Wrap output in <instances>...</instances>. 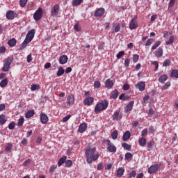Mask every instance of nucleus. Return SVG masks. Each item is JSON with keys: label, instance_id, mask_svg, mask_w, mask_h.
<instances>
[{"label": "nucleus", "instance_id": "1", "mask_svg": "<svg viewBox=\"0 0 178 178\" xmlns=\"http://www.w3.org/2000/svg\"><path fill=\"white\" fill-rule=\"evenodd\" d=\"M109 103L106 100H104L100 103H97L95 107V112L96 113H99L102 111H105L108 108Z\"/></svg>", "mask_w": 178, "mask_h": 178}, {"label": "nucleus", "instance_id": "2", "mask_svg": "<svg viewBox=\"0 0 178 178\" xmlns=\"http://www.w3.org/2000/svg\"><path fill=\"white\" fill-rule=\"evenodd\" d=\"M95 147H93L92 149H87L86 150V161L88 163H92V156L94 155V153L95 152Z\"/></svg>", "mask_w": 178, "mask_h": 178}, {"label": "nucleus", "instance_id": "3", "mask_svg": "<svg viewBox=\"0 0 178 178\" xmlns=\"http://www.w3.org/2000/svg\"><path fill=\"white\" fill-rule=\"evenodd\" d=\"M13 62V57H8L5 61L2 68V72H9V69H10V65Z\"/></svg>", "mask_w": 178, "mask_h": 178}, {"label": "nucleus", "instance_id": "4", "mask_svg": "<svg viewBox=\"0 0 178 178\" xmlns=\"http://www.w3.org/2000/svg\"><path fill=\"white\" fill-rule=\"evenodd\" d=\"M107 143V149L109 152H113L115 153L116 152V146H115V145H113V143H112L111 142V140L107 139L106 140Z\"/></svg>", "mask_w": 178, "mask_h": 178}, {"label": "nucleus", "instance_id": "5", "mask_svg": "<svg viewBox=\"0 0 178 178\" xmlns=\"http://www.w3.org/2000/svg\"><path fill=\"white\" fill-rule=\"evenodd\" d=\"M42 17V8H39L34 13L33 18L35 22H38Z\"/></svg>", "mask_w": 178, "mask_h": 178}, {"label": "nucleus", "instance_id": "6", "mask_svg": "<svg viewBox=\"0 0 178 178\" xmlns=\"http://www.w3.org/2000/svg\"><path fill=\"white\" fill-rule=\"evenodd\" d=\"M137 27H138V24H137V16H134L129 24V29L130 30H136Z\"/></svg>", "mask_w": 178, "mask_h": 178}, {"label": "nucleus", "instance_id": "7", "mask_svg": "<svg viewBox=\"0 0 178 178\" xmlns=\"http://www.w3.org/2000/svg\"><path fill=\"white\" fill-rule=\"evenodd\" d=\"M123 118V113H120V111L116 110L113 115V120L119 121Z\"/></svg>", "mask_w": 178, "mask_h": 178}, {"label": "nucleus", "instance_id": "8", "mask_svg": "<svg viewBox=\"0 0 178 178\" xmlns=\"http://www.w3.org/2000/svg\"><path fill=\"white\" fill-rule=\"evenodd\" d=\"M34 34H35V31L34 29L29 31L27 33L25 39L28 40V42H31V41H33V38H34Z\"/></svg>", "mask_w": 178, "mask_h": 178}, {"label": "nucleus", "instance_id": "9", "mask_svg": "<svg viewBox=\"0 0 178 178\" xmlns=\"http://www.w3.org/2000/svg\"><path fill=\"white\" fill-rule=\"evenodd\" d=\"M6 16L8 20H13L15 17H17V14H16L13 10H8L7 11Z\"/></svg>", "mask_w": 178, "mask_h": 178}, {"label": "nucleus", "instance_id": "10", "mask_svg": "<svg viewBox=\"0 0 178 178\" xmlns=\"http://www.w3.org/2000/svg\"><path fill=\"white\" fill-rule=\"evenodd\" d=\"M40 122L42 123V124H47V123H48V115H47V114H45L44 113H41L40 115Z\"/></svg>", "mask_w": 178, "mask_h": 178}, {"label": "nucleus", "instance_id": "11", "mask_svg": "<svg viewBox=\"0 0 178 178\" xmlns=\"http://www.w3.org/2000/svg\"><path fill=\"white\" fill-rule=\"evenodd\" d=\"M51 16H53L54 17H55V16H58V14L59 13V5H54L51 10Z\"/></svg>", "mask_w": 178, "mask_h": 178}, {"label": "nucleus", "instance_id": "12", "mask_svg": "<svg viewBox=\"0 0 178 178\" xmlns=\"http://www.w3.org/2000/svg\"><path fill=\"white\" fill-rule=\"evenodd\" d=\"M136 88L139 90V91H144V90H145V82H138L137 84L136 85Z\"/></svg>", "mask_w": 178, "mask_h": 178}, {"label": "nucleus", "instance_id": "13", "mask_svg": "<svg viewBox=\"0 0 178 178\" xmlns=\"http://www.w3.org/2000/svg\"><path fill=\"white\" fill-rule=\"evenodd\" d=\"M133 106H134V101L130 102L125 107L124 112L127 113V112H131L133 111Z\"/></svg>", "mask_w": 178, "mask_h": 178}, {"label": "nucleus", "instance_id": "14", "mask_svg": "<svg viewBox=\"0 0 178 178\" xmlns=\"http://www.w3.org/2000/svg\"><path fill=\"white\" fill-rule=\"evenodd\" d=\"M158 169H159V166L158 165H152L148 169V173L150 175L156 173V172L158 171Z\"/></svg>", "mask_w": 178, "mask_h": 178}, {"label": "nucleus", "instance_id": "15", "mask_svg": "<svg viewBox=\"0 0 178 178\" xmlns=\"http://www.w3.org/2000/svg\"><path fill=\"white\" fill-rule=\"evenodd\" d=\"M105 13V9L100 8L96 10L95 12V17H101Z\"/></svg>", "mask_w": 178, "mask_h": 178}, {"label": "nucleus", "instance_id": "16", "mask_svg": "<svg viewBox=\"0 0 178 178\" xmlns=\"http://www.w3.org/2000/svg\"><path fill=\"white\" fill-rule=\"evenodd\" d=\"M67 104L69 106H72L74 104V95H70L67 98Z\"/></svg>", "mask_w": 178, "mask_h": 178}, {"label": "nucleus", "instance_id": "17", "mask_svg": "<svg viewBox=\"0 0 178 178\" xmlns=\"http://www.w3.org/2000/svg\"><path fill=\"white\" fill-rule=\"evenodd\" d=\"M92 102H94V97H87L83 101V104L88 106H91V105H92Z\"/></svg>", "mask_w": 178, "mask_h": 178}, {"label": "nucleus", "instance_id": "18", "mask_svg": "<svg viewBox=\"0 0 178 178\" xmlns=\"http://www.w3.org/2000/svg\"><path fill=\"white\" fill-rule=\"evenodd\" d=\"M86 130H87V123L83 122L82 124H81L79 125L78 131L79 133L82 134V133H84V131H86Z\"/></svg>", "mask_w": 178, "mask_h": 178}, {"label": "nucleus", "instance_id": "19", "mask_svg": "<svg viewBox=\"0 0 178 178\" xmlns=\"http://www.w3.org/2000/svg\"><path fill=\"white\" fill-rule=\"evenodd\" d=\"M163 55V49L161 47L158 48L155 51L156 58H162Z\"/></svg>", "mask_w": 178, "mask_h": 178}, {"label": "nucleus", "instance_id": "20", "mask_svg": "<svg viewBox=\"0 0 178 178\" xmlns=\"http://www.w3.org/2000/svg\"><path fill=\"white\" fill-rule=\"evenodd\" d=\"M68 58L66 55H62L59 58V63L60 65H65L67 63Z\"/></svg>", "mask_w": 178, "mask_h": 178}, {"label": "nucleus", "instance_id": "21", "mask_svg": "<svg viewBox=\"0 0 178 178\" xmlns=\"http://www.w3.org/2000/svg\"><path fill=\"white\" fill-rule=\"evenodd\" d=\"M130 137H131V134L129 131H127L123 134L122 140L123 141H127V140H129Z\"/></svg>", "mask_w": 178, "mask_h": 178}, {"label": "nucleus", "instance_id": "22", "mask_svg": "<svg viewBox=\"0 0 178 178\" xmlns=\"http://www.w3.org/2000/svg\"><path fill=\"white\" fill-rule=\"evenodd\" d=\"M67 156H63L58 161V167H60L62 166L65 162L66 161V159H67Z\"/></svg>", "mask_w": 178, "mask_h": 178}, {"label": "nucleus", "instance_id": "23", "mask_svg": "<svg viewBox=\"0 0 178 178\" xmlns=\"http://www.w3.org/2000/svg\"><path fill=\"white\" fill-rule=\"evenodd\" d=\"M106 88H112L113 87V82L111 79H107L105 82Z\"/></svg>", "mask_w": 178, "mask_h": 178}, {"label": "nucleus", "instance_id": "24", "mask_svg": "<svg viewBox=\"0 0 178 178\" xmlns=\"http://www.w3.org/2000/svg\"><path fill=\"white\" fill-rule=\"evenodd\" d=\"M119 99H121L122 101H128V99H130V97L125 93H122L119 97Z\"/></svg>", "mask_w": 178, "mask_h": 178}, {"label": "nucleus", "instance_id": "25", "mask_svg": "<svg viewBox=\"0 0 178 178\" xmlns=\"http://www.w3.org/2000/svg\"><path fill=\"white\" fill-rule=\"evenodd\" d=\"M166 80H168V74H163L161 75L159 78V82L163 83H165V81H166Z\"/></svg>", "mask_w": 178, "mask_h": 178}, {"label": "nucleus", "instance_id": "26", "mask_svg": "<svg viewBox=\"0 0 178 178\" xmlns=\"http://www.w3.org/2000/svg\"><path fill=\"white\" fill-rule=\"evenodd\" d=\"M34 110H29L26 112L25 117L26 119H30V118H32V116H34Z\"/></svg>", "mask_w": 178, "mask_h": 178}, {"label": "nucleus", "instance_id": "27", "mask_svg": "<svg viewBox=\"0 0 178 178\" xmlns=\"http://www.w3.org/2000/svg\"><path fill=\"white\" fill-rule=\"evenodd\" d=\"M6 116H5V115H0V126L5 124L6 123Z\"/></svg>", "mask_w": 178, "mask_h": 178}, {"label": "nucleus", "instance_id": "28", "mask_svg": "<svg viewBox=\"0 0 178 178\" xmlns=\"http://www.w3.org/2000/svg\"><path fill=\"white\" fill-rule=\"evenodd\" d=\"M16 39L13 38L8 41V45H9V47H13L15 45H16Z\"/></svg>", "mask_w": 178, "mask_h": 178}, {"label": "nucleus", "instance_id": "29", "mask_svg": "<svg viewBox=\"0 0 178 178\" xmlns=\"http://www.w3.org/2000/svg\"><path fill=\"white\" fill-rule=\"evenodd\" d=\"M138 144L140 147H144L147 144V140L145 138H140L138 140Z\"/></svg>", "mask_w": 178, "mask_h": 178}, {"label": "nucleus", "instance_id": "30", "mask_svg": "<svg viewBox=\"0 0 178 178\" xmlns=\"http://www.w3.org/2000/svg\"><path fill=\"white\" fill-rule=\"evenodd\" d=\"M65 73V70L62 67H59L58 69L57 72V77H60V76H63Z\"/></svg>", "mask_w": 178, "mask_h": 178}, {"label": "nucleus", "instance_id": "31", "mask_svg": "<svg viewBox=\"0 0 178 178\" xmlns=\"http://www.w3.org/2000/svg\"><path fill=\"white\" fill-rule=\"evenodd\" d=\"M170 77L175 78V79H178V70H173L171 72Z\"/></svg>", "mask_w": 178, "mask_h": 178}, {"label": "nucleus", "instance_id": "32", "mask_svg": "<svg viewBox=\"0 0 178 178\" xmlns=\"http://www.w3.org/2000/svg\"><path fill=\"white\" fill-rule=\"evenodd\" d=\"M161 44V42L160 40L155 42L152 47V51H155V49H156V48H158V47H159Z\"/></svg>", "mask_w": 178, "mask_h": 178}, {"label": "nucleus", "instance_id": "33", "mask_svg": "<svg viewBox=\"0 0 178 178\" xmlns=\"http://www.w3.org/2000/svg\"><path fill=\"white\" fill-rule=\"evenodd\" d=\"M123 173H124V169L122 168H118L117 170V176H118V177H122V176H123Z\"/></svg>", "mask_w": 178, "mask_h": 178}, {"label": "nucleus", "instance_id": "34", "mask_svg": "<svg viewBox=\"0 0 178 178\" xmlns=\"http://www.w3.org/2000/svg\"><path fill=\"white\" fill-rule=\"evenodd\" d=\"M40 90V85L38 84H32L31 86V91H38Z\"/></svg>", "mask_w": 178, "mask_h": 178}, {"label": "nucleus", "instance_id": "35", "mask_svg": "<svg viewBox=\"0 0 178 178\" xmlns=\"http://www.w3.org/2000/svg\"><path fill=\"white\" fill-rule=\"evenodd\" d=\"M12 148H13V145H12V143H8L6 145V148H5L6 152H10Z\"/></svg>", "mask_w": 178, "mask_h": 178}, {"label": "nucleus", "instance_id": "36", "mask_svg": "<svg viewBox=\"0 0 178 178\" xmlns=\"http://www.w3.org/2000/svg\"><path fill=\"white\" fill-rule=\"evenodd\" d=\"M81 2H83V0H73L72 6H80V5H81Z\"/></svg>", "mask_w": 178, "mask_h": 178}, {"label": "nucleus", "instance_id": "37", "mask_svg": "<svg viewBox=\"0 0 178 178\" xmlns=\"http://www.w3.org/2000/svg\"><path fill=\"white\" fill-rule=\"evenodd\" d=\"M8 86V79H4L0 82V87L3 88V87H6Z\"/></svg>", "mask_w": 178, "mask_h": 178}, {"label": "nucleus", "instance_id": "38", "mask_svg": "<svg viewBox=\"0 0 178 178\" xmlns=\"http://www.w3.org/2000/svg\"><path fill=\"white\" fill-rule=\"evenodd\" d=\"M118 95H119V91L118 90H115L111 92V97L113 99H116V98H118Z\"/></svg>", "mask_w": 178, "mask_h": 178}, {"label": "nucleus", "instance_id": "39", "mask_svg": "<svg viewBox=\"0 0 178 178\" xmlns=\"http://www.w3.org/2000/svg\"><path fill=\"white\" fill-rule=\"evenodd\" d=\"M172 63V61L170 59H166L163 63V66L164 67H168V66H170V64Z\"/></svg>", "mask_w": 178, "mask_h": 178}, {"label": "nucleus", "instance_id": "40", "mask_svg": "<svg viewBox=\"0 0 178 178\" xmlns=\"http://www.w3.org/2000/svg\"><path fill=\"white\" fill-rule=\"evenodd\" d=\"M174 41H175V36L172 35L169 38L168 41H167L165 44L166 45H170L173 43Z\"/></svg>", "mask_w": 178, "mask_h": 178}, {"label": "nucleus", "instance_id": "41", "mask_svg": "<svg viewBox=\"0 0 178 178\" xmlns=\"http://www.w3.org/2000/svg\"><path fill=\"white\" fill-rule=\"evenodd\" d=\"M122 146L123 148H124L127 151H130V149H131V145H130L126 143H122Z\"/></svg>", "mask_w": 178, "mask_h": 178}, {"label": "nucleus", "instance_id": "42", "mask_svg": "<svg viewBox=\"0 0 178 178\" xmlns=\"http://www.w3.org/2000/svg\"><path fill=\"white\" fill-rule=\"evenodd\" d=\"M30 42L25 39L24 41L22 42L20 49H24L26 47H27V44H29Z\"/></svg>", "mask_w": 178, "mask_h": 178}, {"label": "nucleus", "instance_id": "43", "mask_svg": "<svg viewBox=\"0 0 178 178\" xmlns=\"http://www.w3.org/2000/svg\"><path fill=\"white\" fill-rule=\"evenodd\" d=\"M147 134H148V129H144L141 131V136H142V138L147 137Z\"/></svg>", "mask_w": 178, "mask_h": 178}, {"label": "nucleus", "instance_id": "44", "mask_svg": "<svg viewBox=\"0 0 178 178\" xmlns=\"http://www.w3.org/2000/svg\"><path fill=\"white\" fill-rule=\"evenodd\" d=\"M131 158H133V154L131 153L127 152L125 154V159H127V161H130Z\"/></svg>", "mask_w": 178, "mask_h": 178}, {"label": "nucleus", "instance_id": "45", "mask_svg": "<svg viewBox=\"0 0 178 178\" xmlns=\"http://www.w3.org/2000/svg\"><path fill=\"white\" fill-rule=\"evenodd\" d=\"M23 123H24V118H20L18 120L17 126L21 127V126H23Z\"/></svg>", "mask_w": 178, "mask_h": 178}, {"label": "nucleus", "instance_id": "46", "mask_svg": "<svg viewBox=\"0 0 178 178\" xmlns=\"http://www.w3.org/2000/svg\"><path fill=\"white\" fill-rule=\"evenodd\" d=\"M65 166L67 168H70L72 166V165H73V161H72L71 160H67L65 162Z\"/></svg>", "mask_w": 178, "mask_h": 178}, {"label": "nucleus", "instance_id": "47", "mask_svg": "<svg viewBox=\"0 0 178 178\" xmlns=\"http://www.w3.org/2000/svg\"><path fill=\"white\" fill-rule=\"evenodd\" d=\"M111 137L113 140H116L118 138V131L115 130L111 134Z\"/></svg>", "mask_w": 178, "mask_h": 178}, {"label": "nucleus", "instance_id": "48", "mask_svg": "<svg viewBox=\"0 0 178 178\" xmlns=\"http://www.w3.org/2000/svg\"><path fill=\"white\" fill-rule=\"evenodd\" d=\"M152 42H154V40L152 38H149L147 40L145 46L149 47V45H151V44H152Z\"/></svg>", "mask_w": 178, "mask_h": 178}, {"label": "nucleus", "instance_id": "49", "mask_svg": "<svg viewBox=\"0 0 178 178\" xmlns=\"http://www.w3.org/2000/svg\"><path fill=\"white\" fill-rule=\"evenodd\" d=\"M19 3L22 8H24L27 4V0H19Z\"/></svg>", "mask_w": 178, "mask_h": 178}, {"label": "nucleus", "instance_id": "50", "mask_svg": "<svg viewBox=\"0 0 178 178\" xmlns=\"http://www.w3.org/2000/svg\"><path fill=\"white\" fill-rule=\"evenodd\" d=\"M16 124H15V122H11L8 124V129L9 130H13L15 129Z\"/></svg>", "mask_w": 178, "mask_h": 178}, {"label": "nucleus", "instance_id": "51", "mask_svg": "<svg viewBox=\"0 0 178 178\" xmlns=\"http://www.w3.org/2000/svg\"><path fill=\"white\" fill-rule=\"evenodd\" d=\"M123 55H124V51H120V52L116 55L117 59H120V58H122V56H123Z\"/></svg>", "mask_w": 178, "mask_h": 178}, {"label": "nucleus", "instance_id": "52", "mask_svg": "<svg viewBox=\"0 0 178 178\" xmlns=\"http://www.w3.org/2000/svg\"><path fill=\"white\" fill-rule=\"evenodd\" d=\"M170 86V82L168 81L161 88L162 90H168L169 88V86Z\"/></svg>", "mask_w": 178, "mask_h": 178}, {"label": "nucleus", "instance_id": "53", "mask_svg": "<svg viewBox=\"0 0 178 178\" xmlns=\"http://www.w3.org/2000/svg\"><path fill=\"white\" fill-rule=\"evenodd\" d=\"M136 175H137V173L136 172L135 170L131 171L129 175V178H133V177H136Z\"/></svg>", "mask_w": 178, "mask_h": 178}, {"label": "nucleus", "instance_id": "54", "mask_svg": "<svg viewBox=\"0 0 178 178\" xmlns=\"http://www.w3.org/2000/svg\"><path fill=\"white\" fill-rule=\"evenodd\" d=\"M175 2H176V0H170L168 3V8H173L175 6Z\"/></svg>", "mask_w": 178, "mask_h": 178}, {"label": "nucleus", "instance_id": "55", "mask_svg": "<svg viewBox=\"0 0 178 178\" xmlns=\"http://www.w3.org/2000/svg\"><path fill=\"white\" fill-rule=\"evenodd\" d=\"M139 58H140V56H138V54H134L133 56V60H134V63H136L138 60Z\"/></svg>", "mask_w": 178, "mask_h": 178}, {"label": "nucleus", "instance_id": "56", "mask_svg": "<svg viewBox=\"0 0 178 178\" xmlns=\"http://www.w3.org/2000/svg\"><path fill=\"white\" fill-rule=\"evenodd\" d=\"M152 65L155 66L154 71L156 72V70H158V67H159V63H158V61H153Z\"/></svg>", "mask_w": 178, "mask_h": 178}, {"label": "nucleus", "instance_id": "57", "mask_svg": "<svg viewBox=\"0 0 178 178\" xmlns=\"http://www.w3.org/2000/svg\"><path fill=\"white\" fill-rule=\"evenodd\" d=\"M154 141H149V143H147V148H149V149H152L154 147Z\"/></svg>", "mask_w": 178, "mask_h": 178}, {"label": "nucleus", "instance_id": "58", "mask_svg": "<svg viewBox=\"0 0 178 178\" xmlns=\"http://www.w3.org/2000/svg\"><path fill=\"white\" fill-rule=\"evenodd\" d=\"M70 118H72V115H68L64 117V118H63V123H66V122H67V120H69V119H70Z\"/></svg>", "mask_w": 178, "mask_h": 178}, {"label": "nucleus", "instance_id": "59", "mask_svg": "<svg viewBox=\"0 0 178 178\" xmlns=\"http://www.w3.org/2000/svg\"><path fill=\"white\" fill-rule=\"evenodd\" d=\"M95 88H99L101 87V82L97 81L94 83Z\"/></svg>", "mask_w": 178, "mask_h": 178}, {"label": "nucleus", "instance_id": "60", "mask_svg": "<svg viewBox=\"0 0 178 178\" xmlns=\"http://www.w3.org/2000/svg\"><path fill=\"white\" fill-rule=\"evenodd\" d=\"M74 30H75L76 31H80V30H81V28H80V26L76 23L74 26Z\"/></svg>", "mask_w": 178, "mask_h": 178}, {"label": "nucleus", "instance_id": "61", "mask_svg": "<svg viewBox=\"0 0 178 178\" xmlns=\"http://www.w3.org/2000/svg\"><path fill=\"white\" fill-rule=\"evenodd\" d=\"M99 158V154H93L92 156V161H97V159H98Z\"/></svg>", "mask_w": 178, "mask_h": 178}, {"label": "nucleus", "instance_id": "62", "mask_svg": "<svg viewBox=\"0 0 178 178\" xmlns=\"http://www.w3.org/2000/svg\"><path fill=\"white\" fill-rule=\"evenodd\" d=\"M31 163V160L30 159H28L26 161H25L23 163V166H29L30 163Z\"/></svg>", "mask_w": 178, "mask_h": 178}, {"label": "nucleus", "instance_id": "63", "mask_svg": "<svg viewBox=\"0 0 178 178\" xmlns=\"http://www.w3.org/2000/svg\"><path fill=\"white\" fill-rule=\"evenodd\" d=\"M124 65L126 66V67H129V65H130V59H125Z\"/></svg>", "mask_w": 178, "mask_h": 178}, {"label": "nucleus", "instance_id": "64", "mask_svg": "<svg viewBox=\"0 0 178 178\" xmlns=\"http://www.w3.org/2000/svg\"><path fill=\"white\" fill-rule=\"evenodd\" d=\"M173 107L175 108V109L178 111V99L175 101Z\"/></svg>", "mask_w": 178, "mask_h": 178}]
</instances>
